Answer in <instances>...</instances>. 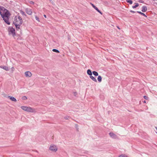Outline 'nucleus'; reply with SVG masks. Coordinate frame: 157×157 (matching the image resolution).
Instances as JSON below:
<instances>
[{
	"instance_id": "nucleus-4",
	"label": "nucleus",
	"mask_w": 157,
	"mask_h": 157,
	"mask_svg": "<svg viewBox=\"0 0 157 157\" xmlns=\"http://www.w3.org/2000/svg\"><path fill=\"white\" fill-rule=\"evenodd\" d=\"M21 108L23 110L29 112H34L35 110L33 108L30 107H27L22 106L21 107Z\"/></svg>"
},
{
	"instance_id": "nucleus-9",
	"label": "nucleus",
	"mask_w": 157,
	"mask_h": 157,
	"mask_svg": "<svg viewBox=\"0 0 157 157\" xmlns=\"http://www.w3.org/2000/svg\"><path fill=\"white\" fill-rule=\"evenodd\" d=\"M0 68H2L3 69L6 71H8L9 70L8 68L7 67L5 66H0Z\"/></svg>"
},
{
	"instance_id": "nucleus-37",
	"label": "nucleus",
	"mask_w": 157,
	"mask_h": 157,
	"mask_svg": "<svg viewBox=\"0 0 157 157\" xmlns=\"http://www.w3.org/2000/svg\"><path fill=\"white\" fill-rule=\"evenodd\" d=\"M44 17L45 18H46V15H44Z\"/></svg>"
},
{
	"instance_id": "nucleus-26",
	"label": "nucleus",
	"mask_w": 157,
	"mask_h": 157,
	"mask_svg": "<svg viewBox=\"0 0 157 157\" xmlns=\"http://www.w3.org/2000/svg\"><path fill=\"white\" fill-rule=\"evenodd\" d=\"M74 95L75 96H76L77 95V93L76 92H73Z\"/></svg>"
},
{
	"instance_id": "nucleus-7",
	"label": "nucleus",
	"mask_w": 157,
	"mask_h": 157,
	"mask_svg": "<svg viewBox=\"0 0 157 157\" xmlns=\"http://www.w3.org/2000/svg\"><path fill=\"white\" fill-rule=\"evenodd\" d=\"M109 135L110 136L113 138L115 139L117 138V136L113 132H110Z\"/></svg>"
},
{
	"instance_id": "nucleus-19",
	"label": "nucleus",
	"mask_w": 157,
	"mask_h": 157,
	"mask_svg": "<svg viewBox=\"0 0 157 157\" xmlns=\"http://www.w3.org/2000/svg\"><path fill=\"white\" fill-rule=\"evenodd\" d=\"M126 2L129 3L130 4H132V2L131 0H126Z\"/></svg>"
},
{
	"instance_id": "nucleus-25",
	"label": "nucleus",
	"mask_w": 157,
	"mask_h": 157,
	"mask_svg": "<svg viewBox=\"0 0 157 157\" xmlns=\"http://www.w3.org/2000/svg\"><path fill=\"white\" fill-rule=\"evenodd\" d=\"M29 2L31 4H34V2H33V1H30Z\"/></svg>"
},
{
	"instance_id": "nucleus-34",
	"label": "nucleus",
	"mask_w": 157,
	"mask_h": 157,
	"mask_svg": "<svg viewBox=\"0 0 157 157\" xmlns=\"http://www.w3.org/2000/svg\"><path fill=\"white\" fill-rule=\"evenodd\" d=\"M68 117H69L66 116V117H65V119H67Z\"/></svg>"
},
{
	"instance_id": "nucleus-10",
	"label": "nucleus",
	"mask_w": 157,
	"mask_h": 157,
	"mask_svg": "<svg viewBox=\"0 0 157 157\" xmlns=\"http://www.w3.org/2000/svg\"><path fill=\"white\" fill-rule=\"evenodd\" d=\"M8 98H9L12 101H13L14 102L17 101V100L14 97L10 96H8Z\"/></svg>"
},
{
	"instance_id": "nucleus-35",
	"label": "nucleus",
	"mask_w": 157,
	"mask_h": 157,
	"mask_svg": "<svg viewBox=\"0 0 157 157\" xmlns=\"http://www.w3.org/2000/svg\"><path fill=\"white\" fill-rule=\"evenodd\" d=\"M18 18L19 19V20H22V19L21 18V17H20L19 16L18 17Z\"/></svg>"
},
{
	"instance_id": "nucleus-38",
	"label": "nucleus",
	"mask_w": 157,
	"mask_h": 157,
	"mask_svg": "<svg viewBox=\"0 0 157 157\" xmlns=\"http://www.w3.org/2000/svg\"><path fill=\"white\" fill-rule=\"evenodd\" d=\"M117 27L118 29H120V28H119L118 26H117Z\"/></svg>"
},
{
	"instance_id": "nucleus-20",
	"label": "nucleus",
	"mask_w": 157,
	"mask_h": 157,
	"mask_svg": "<svg viewBox=\"0 0 157 157\" xmlns=\"http://www.w3.org/2000/svg\"><path fill=\"white\" fill-rule=\"evenodd\" d=\"M137 12L139 13H140V14H141L143 16H145L146 17V16L145 15V14L144 13H142L141 12L137 11Z\"/></svg>"
},
{
	"instance_id": "nucleus-32",
	"label": "nucleus",
	"mask_w": 157,
	"mask_h": 157,
	"mask_svg": "<svg viewBox=\"0 0 157 157\" xmlns=\"http://www.w3.org/2000/svg\"><path fill=\"white\" fill-rule=\"evenodd\" d=\"M98 12H99L100 13H101V14H102V13H101V12L100 11V10H98V11H97Z\"/></svg>"
},
{
	"instance_id": "nucleus-41",
	"label": "nucleus",
	"mask_w": 157,
	"mask_h": 157,
	"mask_svg": "<svg viewBox=\"0 0 157 157\" xmlns=\"http://www.w3.org/2000/svg\"><path fill=\"white\" fill-rule=\"evenodd\" d=\"M146 101H144V103H146Z\"/></svg>"
},
{
	"instance_id": "nucleus-12",
	"label": "nucleus",
	"mask_w": 157,
	"mask_h": 157,
	"mask_svg": "<svg viewBox=\"0 0 157 157\" xmlns=\"http://www.w3.org/2000/svg\"><path fill=\"white\" fill-rule=\"evenodd\" d=\"M87 74L89 75H90H90H92V73L91 72V71L90 70L88 69L87 70Z\"/></svg>"
},
{
	"instance_id": "nucleus-18",
	"label": "nucleus",
	"mask_w": 157,
	"mask_h": 157,
	"mask_svg": "<svg viewBox=\"0 0 157 157\" xmlns=\"http://www.w3.org/2000/svg\"><path fill=\"white\" fill-rule=\"evenodd\" d=\"M4 21L8 25H10V20H4Z\"/></svg>"
},
{
	"instance_id": "nucleus-30",
	"label": "nucleus",
	"mask_w": 157,
	"mask_h": 157,
	"mask_svg": "<svg viewBox=\"0 0 157 157\" xmlns=\"http://www.w3.org/2000/svg\"><path fill=\"white\" fill-rule=\"evenodd\" d=\"M119 157H125L124 155H120L119 156Z\"/></svg>"
},
{
	"instance_id": "nucleus-22",
	"label": "nucleus",
	"mask_w": 157,
	"mask_h": 157,
	"mask_svg": "<svg viewBox=\"0 0 157 157\" xmlns=\"http://www.w3.org/2000/svg\"><path fill=\"white\" fill-rule=\"evenodd\" d=\"M78 125L77 124H76L75 125V128H76V130H77L78 131Z\"/></svg>"
},
{
	"instance_id": "nucleus-28",
	"label": "nucleus",
	"mask_w": 157,
	"mask_h": 157,
	"mask_svg": "<svg viewBox=\"0 0 157 157\" xmlns=\"http://www.w3.org/2000/svg\"><path fill=\"white\" fill-rule=\"evenodd\" d=\"M139 2L140 3H143L144 2L143 1L140 0Z\"/></svg>"
},
{
	"instance_id": "nucleus-40",
	"label": "nucleus",
	"mask_w": 157,
	"mask_h": 157,
	"mask_svg": "<svg viewBox=\"0 0 157 157\" xmlns=\"http://www.w3.org/2000/svg\"><path fill=\"white\" fill-rule=\"evenodd\" d=\"M37 21H38V22H40V20H37Z\"/></svg>"
},
{
	"instance_id": "nucleus-16",
	"label": "nucleus",
	"mask_w": 157,
	"mask_h": 157,
	"mask_svg": "<svg viewBox=\"0 0 157 157\" xmlns=\"http://www.w3.org/2000/svg\"><path fill=\"white\" fill-rule=\"evenodd\" d=\"M136 5L134 6H133L132 8L133 9L136 8L139 6V4L138 3H135Z\"/></svg>"
},
{
	"instance_id": "nucleus-11",
	"label": "nucleus",
	"mask_w": 157,
	"mask_h": 157,
	"mask_svg": "<svg viewBox=\"0 0 157 157\" xmlns=\"http://www.w3.org/2000/svg\"><path fill=\"white\" fill-rule=\"evenodd\" d=\"M90 78L93 81L95 82H97L96 79L94 78V77L92 76V75H90Z\"/></svg>"
},
{
	"instance_id": "nucleus-24",
	"label": "nucleus",
	"mask_w": 157,
	"mask_h": 157,
	"mask_svg": "<svg viewBox=\"0 0 157 157\" xmlns=\"http://www.w3.org/2000/svg\"><path fill=\"white\" fill-rule=\"evenodd\" d=\"M144 98L146 100H147L148 99V97L146 96H144Z\"/></svg>"
},
{
	"instance_id": "nucleus-8",
	"label": "nucleus",
	"mask_w": 157,
	"mask_h": 157,
	"mask_svg": "<svg viewBox=\"0 0 157 157\" xmlns=\"http://www.w3.org/2000/svg\"><path fill=\"white\" fill-rule=\"evenodd\" d=\"M25 75L26 77H30L32 75V74L30 72L27 71L25 72Z\"/></svg>"
},
{
	"instance_id": "nucleus-15",
	"label": "nucleus",
	"mask_w": 157,
	"mask_h": 157,
	"mask_svg": "<svg viewBox=\"0 0 157 157\" xmlns=\"http://www.w3.org/2000/svg\"><path fill=\"white\" fill-rule=\"evenodd\" d=\"M92 73L95 76H97L98 75V73L96 71H93Z\"/></svg>"
},
{
	"instance_id": "nucleus-14",
	"label": "nucleus",
	"mask_w": 157,
	"mask_h": 157,
	"mask_svg": "<svg viewBox=\"0 0 157 157\" xmlns=\"http://www.w3.org/2000/svg\"><path fill=\"white\" fill-rule=\"evenodd\" d=\"M97 79L98 82H101V81L102 80V78L101 76L100 75L98 76V77Z\"/></svg>"
},
{
	"instance_id": "nucleus-17",
	"label": "nucleus",
	"mask_w": 157,
	"mask_h": 157,
	"mask_svg": "<svg viewBox=\"0 0 157 157\" xmlns=\"http://www.w3.org/2000/svg\"><path fill=\"white\" fill-rule=\"evenodd\" d=\"M52 51L53 52H56L58 53H59V51L58 50L56 49H53Z\"/></svg>"
},
{
	"instance_id": "nucleus-6",
	"label": "nucleus",
	"mask_w": 157,
	"mask_h": 157,
	"mask_svg": "<svg viewBox=\"0 0 157 157\" xmlns=\"http://www.w3.org/2000/svg\"><path fill=\"white\" fill-rule=\"evenodd\" d=\"M26 13L29 15H31L32 13V11L31 9L29 8H26L25 9Z\"/></svg>"
},
{
	"instance_id": "nucleus-33",
	"label": "nucleus",
	"mask_w": 157,
	"mask_h": 157,
	"mask_svg": "<svg viewBox=\"0 0 157 157\" xmlns=\"http://www.w3.org/2000/svg\"><path fill=\"white\" fill-rule=\"evenodd\" d=\"M130 12H132V13H135V11H132V10H131L130 11Z\"/></svg>"
},
{
	"instance_id": "nucleus-31",
	"label": "nucleus",
	"mask_w": 157,
	"mask_h": 157,
	"mask_svg": "<svg viewBox=\"0 0 157 157\" xmlns=\"http://www.w3.org/2000/svg\"><path fill=\"white\" fill-rule=\"evenodd\" d=\"M50 1L52 3V4H53V5H54V2H53V1H52V0H50Z\"/></svg>"
},
{
	"instance_id": "nucleus-2",
	"label": "nucleus",
	"mask_w": 157,
	"mask_h": 157,
	"mask_svg": "<svg viewBox=\"0 0 157 157\" xmlns=\"http://www.w3.org/2000/svg\"><path fill=\"white\" fill-rule=\"evenodd\" d=\"M23 20H14L13 21V23L15 26L17 30L20 29V25L23 23Z\"/></svg>"
},
{
	"instance_id": "nucleus-3",
	"label": "nucleus",
	"mask_w": 157,
	"mask_h": 157,
	"mask_svg": "<svg viewBox=\"0 0 157 157\" xmlns=\"http://www.w3.org/2000/svg\"><path fill=\"white\" fill-rule=\"evenodd\" d=\"M8 31L9 35H12L13 37L16 36L15 29L12 27H8Z\"/></svg>"
},
{
	"instance_id": "nucleus-36",
	"label": "nucleus",
	"mask_w": 157,
	"mask_h": 157,
	"mask_svg": "<svg viewBox=\"0 0 157 157\" xmlns=\"http://www.w3.org/2000/svg\"><path fill=\"white\" fill-rule=\"evenodd\" d=\"M36 20H38L39 18L38 17L36 16Z\"/></svg>"
},
{
	"instance_id": "nucleus-13",
	"label": "nucleus",
	"mask_w": 157,
	"mask_h": 157,
	"mask_svg": "<svg viewBox=\"0 0 157 157\" xmlns=\"http://www.w3.org/2000/svg\"><path fill=\"white\" fill-rule=\"evenodd\" d=\"M147 10V8L146 6H143L142 8V11L143 12H146Z\"/></svg>"
},
{
	"instance_id": "nucleus-5",
	"label": "nucleus",
	"mask_w": 157,
	"mask_h": 157,
	"mask_svg": "<svg viewBox=\"0 0 157 157\" xmlns=\"http://www.w3.org/2000/svg\"><path fill=\"white\" fill-rule=\"evenodd\" d=\"M49 149L52 151L56 152L57 150V148L55 145H52L50 146Z\"/></svg>"
},
{
	"instance_id": "nucleus-29",
	"label": "nucleus",
	"mask_w": 157,
	"mask_h": 157,
	"mask_svg": "<svg viewBox=\"0 0 157 157\" xmlns=\"http://www.w3.org/2000/svg\"><path fill=\"white\" fill-rule=\"evenodd\" d=\"M94 9L96 10L97 11H98V9L96 6Z\"/></svg>"
},
{
	"instance_id": "nucleus-1",
	"label": "nucleus",
	"mask_w": 157,
	"mask_h": 157,
	"mask_svg": "<svg viewBox=\"0 0 157 157\" xmlns=\"http://www.w3.org/2000/svg\"><path fill=\"white\" fill-rule=\"evenodd\" d=\"M0 14L3 20H8L11 14L7 9L2 6H0Z\"/></svg>"
},
{
	"instance_id": "nucleus-23",
	"label": "nucleus",
	"mask_w": 157,
	"mask_h": 157,
	"mask_svg": "<svg viewBox=\"0 0 157 157\" xmlns=\"http://www.w3.org/2000/svg\"><path fill=\"white\" fill-rule=\"evenodd\" d=\"M22 98L23 100H27V98L25 96L23 97Z\"/></svg>"
},
{
	"instance_id": "nucleus-21",
	"label": "nucleus",
	"mask_w": 157,
	"mask_h": 157,
	"mask_svg": "<svg viewBox=\"0 0 157 157\" xmlns=\"http://www.w3.org/2000/svg\"><path fill=\"white\" fill-rule=\"evenodd\" d=\"M21 13L23 15H25V13L23 11H20Z\"/></svg>"
},
{
	"instance_id": "nucleus-27",
	"label": "nucleus",
	"mask_w": 157,
	"mask_h": 157,
	"mask_svg": "<svg viewBox=\"0 0 157 157\" xmlns=\"http://www.w3.org/2000/svg\"><path fill=\"white\" fill-rule=\"evenodd\" d=\"M90 4L94 8L96 6L93 4L90 3Z\"/></svg>"
},
{
	"instance_id": "nucleus-39",
	"label": "nucleus",
	"mask_w": 157,
	"mask_h": 157,
	"mask_svg": "<svg viewBox=\"0 0 157 157\" xmlns=\"http://www.w3.org/2000/svg\"><path fill=\"white\" fill-rule=\"evenodd\" d=\"M155 128L156 129V130H157V132H156V133H157V127H155Z\"/></svg>"
}]
</instances>
